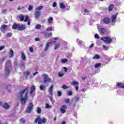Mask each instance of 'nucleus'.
I'll return each instance as SVG.
<instances>
[{
  "label": "nucleus",
  "instance_id": "26",
  "mask_svg": "<svg viewBox=\"0 0 124 124\" xmlns=\"http://www.w3.org/2000/svg\"><path fill=\"white\" fill-rule=\"evenodd\" d=\"M46 89V86L43 85H41L40 86V90L41 91H44V90H45Z\"/></svg>",
  "mask_w": 124,
  "mask_h": 124
},
{
  "label": "nucleus",
  "instance_id": "49",
  "mask_svg": "<svg viewBox=\"0 0 124 124\" xmlns=\"http://www.w3.org/2000/svg\"><path fill=\"white\" fill-rule=\"evenodd\" d=\"M29 20V16H26V18L24 20V22H28V20Z\"/></svg>",
  "mask_w": 124,
  "mask_h": 124
},
{
  "label": "nucleus",
  "instance_id": "43",
  "mask_svg": "<svg viewBox=\"0 0 124 124\" xmlns=\"http://www.w3.org/2000/svg\"><path fill=\"white\" fill-rule=\"evenodd\" d=\"M29 50H30V52H31V53H33V47H30Z\"/></svg>",
  "mask_w": 124,
  "mask_h": 124
},
{
  "label": "nucleus",
  "instance_id": "57",
  "mask_svg": "<svg viewBox=\"0 0 124 124\" xmlns=\"http://www.w3.org/2000/svg\"><path fill=\"white\" fill-rule=\"evenodd\" d=\"M82 80H85L87 78V77H83L81 78Z\"/></svg>",
  "mask_w": 124,
  "mask_h": 124
},
{
  "label": "nucleus",
  "instance_id": "6",
  "mask_svg": "<svg viewBox=\"0 0 124 124\" xmlns=\"http://www.w3.org/2000/svg\"><path fill=\"white\" fill-rule=\"evenodd\" d=\"M33 108V105H32V103H30L29 104V106L27 108H26V113H31V110H32Z\"/></svg>",
  "mask_w": 124,
  "mask_h": 124
},
{
  "label": "nucleus",
  "instance_id": "39",
  "mask_svg": "<svg viewBox=\"0 0 124 124\" xmlns=\"http://www.w3.org/2000/svg\"><path fill=\"white\" fill-rule=\"evenodd\" d=\"M41 28V25L40 24H38L36 26V29H39Z\"/></svg>",
  "mask_w": 124,
  "mask_h": 124
},
{
  "label": "nucleus",
  "instance_id": "9",
  "mask_svg": "<svg viewBox=\"0 0 124 124\" xmlns=\"http://www.w3.org/2000/svg\"><path fill=\"white\" fill-rule=\"evenodd\" d=\"M2 107H3V108H4V109H6L7 110L8 109H9V108H10V105L8 104V102H5L2 105Z\"/></svg>",
  "mask_w": 124,
  "mask_h": 124
},
{
  "label": "nucleus",
  "instance_id": "38",
  "mask_svg": "<svg viewBox=\"0 0 124 124\" xmlns=\"http://www.w3.org/2000/svg\"><path fill=\"white\" fill-rule=\"evenodd\" d=\"M32 8H33V7H32V6L31 5H30L28 8V10H29V11H31V10H32Z\"/></svg>",
  "mask_w": 124,
  "mask_h": 124
},
{
  "label": "nucleus",
  "instance_id": "61",
  "mask_svg": "<svg viewBox=\"0 0 124 124\" xmlns=\"http://www.w3.org/2000/svg\"><path fill=\"white\" fill-rule=\"evenodd\" d=\"M21 64L22 67H24V66H25V63H24V62L21 63Z\"/></svg>",
  "mask_w": 124,
  "mask_h": 124
},
{
  "label": "nucleus",
  "instance_id": "62",
  "mask_svg": "<svg viewBox=\"0 0 124 124\" xmlns=\"http://www.w3.org/2000/svg\"><path fill=\"white\" fill-rule=\"evenodd\" d=\"M76 91H78V90H79V87L78 86H76Z\"/></svg>",
  "mask_w": 124,
  "mask_h": 124
},
{
  "label": "nucleus",
  "instance_id": "46",
  "mask_svg": "<svg viewBox=\"0 0 124 124\" xmlns=\"http://www.w3.org/2000/svg\"><path fill=\"white\" fill-rule=\"evenodd\" d=\"M72 94H73V93H72V92L71 91H69L68 92V95H72Z\"/></svg>",
  "mask_w": 124,
  "mask_h": 124
},
{
  "label": "nucleus",
  "instance_id": "56",
  "mask_svg": "<svg viewBox=\"0 0 124 124\" xmlns=\"http://www.w3.org/2000/svg\"><path fill=\"white\" fill-rule=\"evenodd\" d=\"M84 12H85V13H89V11L87 9H85L84 10Z\"/></svg>",
  "mask_w": 124,
  "mask_h": 124
},
{
  "label": "nucleus",
  "instance_id": "7",
  "mask_svg": "<svg viewBox=\"0 0 124 124\" xmlns=\"http://www.w3.org/2000/svg\"><path fill=\"white\" fill-rule=\"evenodd\" d=\"M103 23L108 25L110 23V18L108 17H105L103 20Z\"/></svg>",
  "mask_w": 124,
  "mask_h": 124
},
{
  "label": "nucleus",
  "instance_id": "40",
  "mask_svg": "<svg viewBox=\"0 0 124 124\" xmlns=\"http://www.w3.org/2000/svg\"><path fill=\"white\" fill-rule=\"evenodd\" d=\"M94 38H96L97 39H99V36L97 34H95L94 35Z\"/></svg>",
  "mask_w": 124,
  "mask_h": 124
},
{
  "label": "nucleus",
  "instance_id": "20",
  "mask_svg": "<svg viewBox=\"0 0 124 124\" xmlns=\"http://www.w3.org/2000/svg\"><path fill=\"white\" fill-rule=\"evenodd\" d=\"M21 59L23 61H26V55L23 51H21Z\"/></svg>",
  "mask_w": 124,
  "mask_h": 124
},
{
  "label": "nucleus",
  "instance_id": "41",
  "mask_svg": "<svg viewBox=\"0 0 124 124\" xmlns=\"http://www.w3.org/2000/svg\"><path fill=\"white\" fill-rule=\"evenodd\" d=\"M46 109H48V108H51V106H49L48 104H46Z\"/></svg>",
  "mask_w": 124,
  "mask_h": 124
},
{
  "label": "nucleus",
  "instance_id": "31",
  "mask_svg": "<svg viewBox=\"0 0 124 124\" xmlns=\"http://www.w3.org/2000/svg\"><path fill=\"white\" fill-rule=\"evenodd\" d=\"M37 113L38 114H41V108L40 107H38L37 108Z\"/></svg>",
  "mask_w": 124,
  "mask_h": 124
},
{
  "label": "nucleus",
  "instance_id": "54",
  "mask_svg": "<svg viewBox=\"0 0 124 124\" xmlns=\"http://www.w3.org/2000/svg\"><path fill=\"white\" fill-rule=\"evenodd\" d=\"M63 69L64 70L65 72H67V68L64 67Z\"/></svg>",
  "mask_w": 124,
  "mask_h": 124
},
{
  "label": "nucleus",
  "instance_id": "51",
  "mask_svg": "<svg viewBox=\"0 0 124 124\" xmlns=\"http://www.w3.org/2000/svg\"><path fill=\"white\" fill-rule=\"evenodd\" d=\"M59 77H62V76H63V74L62 73H59Z\"/></svg>",
  "mask_w": 124,
  "mask_h": 124
},
{
  "label": "nucleus",
  "instance_id": "53",
  "mask_svg": "<svg viewBox=\"0 0 124 124\" xmlns=\"http://www.w3.org/2000/svg\"><path fill=\"white\" fill-rule=\"evenodd\" d=\"M35 41H39V40H40V39L38 37L35 38Z\"/></svg>",
  "mask_w": 124,
  "mask_h": 124
},
{
  "label": "nucleus",
  "instance_id": "48",
  "mask_svg": "<svg viewBox=\"0 0 124 124\" xmlns=\"http://www.w3.org/2000/svg\"><path fill=\"white\" fill-rule=\"evenodd\" d=\"M52 6L53 7H56V6H57V2H53L52 4Z\"/></svg>",
  "mask_w": 124,
  "mask_h": 124
},
{
  "label": "nucleus",
  "instance_id": "64",
  "mask_svg": "<svg viewBox=\"0 0 124 124\" xmlns=\"http://www.w3.org/2000/svg\"><path fill=\"white\" fill-rule=\"evenodd\" d=\"M66 124V122H65V121H63L62 122L61 124Z\"/></svg>",
  "mask_w": 124,
  "mask_h": 124
},
{
  "label": "nucleus",
  "instance_id": "58",
  "mask_svg": "<svg viewBox=\"0 0 124 124\" xmlns=\"http://www.w3.org/2000/svg\"><path fill=\"white\" fill-rule=\"evenodd\" d=\"M94 46V44L93 43L90 46V48H93Z\"/></svg>",
  "mask_w": 124,
  "mask_h": 124
},
{
  "label": "nucleus",
  "instance_id": "18",
  "mask_svg": "<svg viewBox=\"0 0 124 124\" xmlns=\"http://www.w3.org/2000/svg\"><path fill=\"white\" fill-rule=\"evenodd\" d=\"M53 33L52 32L51 33H46L45 34V37L46 38H49V37H51V36H52Z\"/></svg>",
  "mask_w": 124,
  "mask_h": 124
},
{
  "label": "nucleus",
  "instance_id": "47",
  "mask_svg": "<svg viewBox=\"0 0 124 124\" xmlns=\"http://www.w3.org/2000/svg\"><path fill=\"white\" fill-rule=\"evenodd\" d=\"M80 99V98H79L78 97H76L75 98V100L76 101V102H77V101H78V100Z\"/></svg>",
  "mask_w": 124,
  "mask_h": 124
},
{
  "label": "nucleus",
  "instance_id": "17",
  "mask_svg": "<svg viewBox=\"0 0 124 124\" xmlns=\"http://www.w3.org/2000/svg\"><path fill=\"white\" fill-rule=\"evenodd\" d=\"M116 19H117V15H113L111 16V21L112 23H116Z\"/></svg>",
  "mask_w": 124,
  "mask_h": 124
},
{
  "label": "nucleus",
  "instance_id": "45",
  "mask_svg": "<svg viewBox=\"0 0 124 124\" xmlns=\"http://www.w3.org/2000/svg\"><path fill=\"white\" fill-rule=\"evenodd\" d=\"M47 31H53V28H52V27H49L46 29Z\"/></svg>",
  "mask_w": 124,
  "mask_h": 124
},
{
  "label": "nucleus",
  "instance_id": "33",
  "mask_svg": "<svg viewBox=\"0 0 124 124\" xmlns=\"http://www.w3.org/2000/svg\"><path fill=\"white\" fill-rule=\"evenodd\" d=\"M20 21H22L25 19V16L23 15H20L19 16Z\"/></svg>",
  "mask_w": 124,
  "mask_h": 124
},
{
  "label": "nucleus",
  "instance_id": "16",
  "mask_svg": "<svg viewBox=\"0 0 124 124\" xmlns=\"http://www.w3.org/2000/svg\"><path fill=\"white\" fill-rule=\"evenodd\" d=\"M35 90V86L34 85H32L31 87V89L30 90V94H32V93H33V92H34Z\"/></svg>",
  "mask_w": 124,
  "mask_h": 124
},
{
  "label": "nucleus",
  "instance_id": "8",
  "mask_svg": "<svg viewBox=\"0 0 124 124\" xmlns=\"http://www.w3.org/2000/svg\"><path fill=\"white\" fill-rule=\"evenodd\" d=\"M66 105H64L62 106V107L60 108V111L62 114H64L66 112Z\"/></svg>",
  "mask_w": 124,
  "mask_h": 124
},
{
  "label": "nucleus",
  "instance_id": "10",
  "mask_svg": "<svg viewBox=\"0 0 124 124\" xmlns=\"http://www.w3.org/2000/svg\"><path fill=\"white\" fill-rule=\"evenodd\" d=\"M34 15L36 19H39V17L41 15V13L39 11H36L35 12Z\"/></svg>",
  "mask_w": 124,
  "mask_h": 124
},
{
  "label": "nucleus",
  "instance_id": "25",
  "mask_svg": "<svg viewBox=\"0 0 124 124\" xmlns=\"http://www.w3.org/2000/svg\"><path fill=\"white\" fill-rule=\"evenodd\" d=\"M47 21H48V24H52V23H53V17H50L48 19Z\"/></svg>",
  "mask_w": 124,
  "mask_h": 124
},
{
  "label": "nucleus",
  "instance_id": "22",
  "mask_svg": "<svg viewBox=\"0 0 124 124\" xmlns=\"http://www.w3.org/2000/svg\"><path fill=\"white\" fill-rule=\"evenodd\" d=\"M60 8L62 9H64V8H65V5H64V4H63V3L62 2H61L59 4Z\"/></svg>",
  "mask_w": 124,
  "mask_h": 124
},
{
  "label": "nucleus",
  "instance_id": "2",
  "mask_svg": "<svg viewBox=\"0 0 124 124\" xmlns=\"http://www.w3.org/2000/svg\"><path fill=\"white\" fill-rule=\"evenodd\" d=\"M13 30H17V31H25L26 26L24 24L20 25L17 23H14L12 25Z\"/></svg>",
  "mask_w": 124,
  "mask_h": 124
},
{
  "label": "nucleus",
  "instance_id": "30",
  "mask_svg": "<svg viewBox=\"0 0 124 124\" xmlns=\"http://www.w3.org/2000/svg\"><path fill=\"white\" fill-rule=\"evenodd\" d=\"M60 46H61V44H57L55 45V46L54 47V49L55 50H57V49L58 48H60Z\"/></svg>",
  "mask_w": 124,
  "mask_h": 124
},
{
  "label": "nucleus",
  "instance_id": "19",
  "mask_svg": "<svg viewBox=\"0 0 124 124\" xmlns=\"http://www.w3.org/2000/svg\"><path fill=\"white\" fill-rule=\"evenodd\" d=\"M114 8V4H111L108 6V11L109 12H111L112 10H113Z\"/></svg>",
  "mask_w": 124,
  "mask_h": 124
},
{
  "label": "nucleus",
  "instance_id": "21",
  "mask_svg": "<svg viewBox=\"0 0 124 124\" xmlns=\"http://www.w3.org/2000/svg\"><path fill=\"white\" fill-rule=\"evenodd\" d=\"M100 31L101 33H102V34H105V33H106V31H107L105 28H101Z\"/></svg>",
  "mask_w": 124,
  "mask_h": 124
},
{
  "label": "nucleus",
  "instance_id": "15",
  "mask_svg": "<svg viewBox=\"0 0 124 124\" xmlns=\"http://www.w3.org/2000/svg\"><path fill=\"white\" fill-rule=\"evenodd\" d=\"M10 58H13L14 57V51L13 49H10L9 51Z\"/></svg>",
  "mask_w": 124,
  "mask_h": 124
},
{
  "label": "nucleus",
  "instance_id": "23",
  "mask_svg": "<svg viewBox=\"0 0 124 124\" xmlns=\"http://www.w3.org/2000/svg\"><path fill=\"white\" fill-rule=\"evenodd\" d=\"M23 75H24V76H25L26 77H28V76H29L30 75V72H29V71L23 72Z\"/></svg>",
  "mask_w": 124,
  "mask_h": 124
},
{
  "label": "nucleus",
  "instance_id": "4",
  "mask_svg": "<svg viewBox=\"0 0 124 124\" xmlns=\"http://www.w3.org/2000/svg\"><path fill=\"white\" fill-rule=\"evenodd\" d=\"M42 76L44 77V80L42 82L43 84H46L47 82H48V83L52 82V80L48 77V75L43 74Z\"/></svg>",
  "mask_w": 124,
  "mask_h": 124
},
{
  "label": "nucleus",
  "instance_id": "59",
  "mask_svg": "<svg viewBox=\"0 0 124 124\" xmlns=\"http://www.w3.org/2000/svg\"><path fill=\"white\" fill-rule=\"evenodd\" d=\"M36 74H38V72H36L35 73L33 74V76H35Z\"/></svg>",
  "mask_w": 124,
  "mask_h": 124
},
{
  "label": "nucleus",
  "instance_id": "11",
  "mask_svg": "<svg viewBox=\"0 0 124 124\" xmlns=\"http://www.w3.org/2000/svg\"><path fill=\"white\" fill-rule=\"evenodd\" d=\"M116 86L120 89H124V83L123 82H118L116 84Z\"/></svg>",
  "mask_w": 124,
  "mask_h": 124
},
{
  "label": "nucleus",
  "instance_id": "55",
  "mask_svg": "<svg viewBox=\"0 0 124 124\" xmlns=\"http://www.w3.org/2000/svg\"><path fill=\"white\" fill-rule=\"evenodd\" d=\"M7 89H11V85H8L7 86Z\"/></svg>",
  "mask_w": 124,
  "mask_h": 124
},
{
  "label": "nucleus",
  "instance_id": "32",
  "mask_svg": "<svg viewBox=\"0 0 124 124\" xmlns=\"http://www.w3.org/2000/svg\"><path fill=\"white\" fill-rule=\"evenodd\" d=\"M101 65V63H96L94 65V68H97V67H99V66H100Z\"/></svg>",
  "mask_w": 124,
  "mask_h": 124
},
{
  "label": "nucleus",
  "instance_id": "27",
  "mask_svg": "<svg viewBox=\"0 0 124 124\" xmlns=\"http://www.w3.org/2000/svg\"><path fill=\"white\" fill-rule=\"evenodd\" d=\"M7 25L3 24L1 27V30H6L7 29Z\"/></svg>",
  "mask_w": 124,
  "mask_h": 124
},
{
  "label": "nucleus",
  "instance_id": "42",
  "mask_svg": "<svg viewBox=\"0 0 124 124\" xmlns=\"http://www.w3.org/2000/svg\"><path fill=\"white\" fill-rule=\"evenodd\" d=\"M103 47L105 50H107L108 49H109V47H107L106 46H103Z\"/></svg>",
  "mask_w": 124,
  "mask_h": 124
},
{
  "label": "nucleus",
  "instance_id": "24",
  "mask_svg": "<svg viewBox=\"0 0 124 124\" xmlns=\"http://www.w3.org/2000/svg\"><path fill=\"white\" fill-rule=\"evenodd\" d=\"M93 59V60H98V59H100V56L98 54H95Z\"/></svg>",
  "mask_w": 124,
  "mask_h": 124
},
{
  "label": "nucleus",
  "instance_id": "28",
  "mask_svg": "<svg viewBox=\"0 0 124 124\" xmlns=\"http://www.w3.org/2000/svg\"><path fill=\"white\" fill-rule=\"evenodd\" d=\"M19 122L21 123V124H25L26 123V120H25L24 118H21L19 120Z\"/></svg>",
  "mask_w": 124,
  "mask_h": 124
},
{
  "label": "nucleus",
  "instance_id": "29",
  "mask_svg": "<svg viewBox=\"0 0 124 124\" xmlns=\"http://www.w3.org/2000/svg\"><path fill=\"white\" fill-rule=\"evenodd\" d=\"M68 60H67V59H63L61 60V62L62 63H65L67 62H68Z\"/></svg>",
  "mask_w": 124,
  "mask_h": 124
},
{
  "label": "nucleus",
  "instance_id": "14",
  "mask_svg": "<svg viewBox=\"0 0 124 124\" xmlns=\"http://www.w3.org/2000/svg\"><path fill=\"white\" fill-rule=\"evenodd\" d=\"M53 88H54V86L51 85L48 89V92L49 93V94L51 96L53 95Z\"/></svg>",
  "mask_w": 124,
  "mask_h": 124
},
{
  "label": "nucleus",
  "instance_id": "36",
  "mask_svg": "<svg viewBox=\"0 0 124 124\" xmlns=\"http://www.w3.org/2000/svg\"><path fill=\"white\" fill-rule=\"evenodd\" d=\"M7 36L8 37H11L12 36V33L11 32H9L7 34Z\"/></svg>",
  "mask_w": 124,
  "mask_h": 124
},
{
  "label": "nucleus",
  "instance_id": "13",
  "mask_svg": "<svg viewBox=\"0 0 124 124\" xmlns=\"http://www.w3.org/2000/svg\"><path fill=\"white\" fill-rule=\"evenodd\" d=\"M4 70L5 72L6 75H7V76H8L10 73L9 68H8V67L7 66H5Z\"/></svg>",
  "mask_w": 124,
  "mask_h": 124
},
{
  "label": "nucleus",
  "instance_id": "60",
  "mask_svg": "<svg viewBox=\"0 0 124 124\" xmlns=\"http://www.w3.org/2000/svg\"><path fill=\"white\" fill-rule=\"evenodd\" d=\"M28 26L31 25V20H30V19L28 21Z\"/></svg>",
  "mask_w": 124,
  "mask_h": 124
},
{
  "label": "nucleus",
  "instance_id": "35",
  "mask_svg": "<svg viewBox=\"0 0 124 124\" xmlns=\"http://www.w3.org/2000/svg\"><path fill=\"white\" fill-rule=\"evenodd\" d=\"M72 85H73V86H76V85H79V83L77 81H73L72 82Z\"/></svg>",
  "mask_w": 124,
  "mask_h": 124
},
{
  "label": "nucleus",
  "instance_id": "37",
  "mask_svg": "<svg viewBox=\"0 0 124 124\" xmlns=\"http://www.w3.org/2000/svg\"><path fill=\"white\" fill-rule=\"evenodd\" d=\"M42 9H43V6H40L37 7L38 10H42Z\"/></svg>",
  "mask_w": 124,
  "mask_h": 124
},
{
  "label": "nucleus",
  "instance_id": "63",
  "mask_svg": "<svg viewBox=\"0 0 124 124\" xmlns=\"http://www.w3.org/2000/svg\"><path fill=\"white\" fill-rule=\"evenodd\" d=\"M76 103H75L74 104H73V105H72L73 108H74V107H76Z\"/></svg>",
  "mask_w": 124,
  "mask_h": 124
},
{
  "label": "nucleus",
  "instance_id": "50",
  "mask_svg": "<svg viewBox=\"0 0 124 124\" xmlns=\"http://www.w3.org/2000/svg\"><path fill=\"white\" fill-rule=\"evenodd\" d=\"M58 96H61L62 95V92L61 91H58Z\"/></svg>",
  "mask_w": 124,
  "mask_h": 124
},
{
  "label": "nucleus",
  "instance_id": "34",
  "mask_svg": "<svg viewBox=\"0 0 124 124\" xmlns=\"http://www.w3.org/2000/svg\"><path fill=\"white\" fill-rule=\"evenodd\" d=\"M62 89H63L64 90H66V89H68L69 87L67 86H66V85H63L62 86Z\"/></svg>",
  "mask_w": 124,
  "mask_h": 124
},
{
  "label": "nucleus",
  "instance_id": "1",
  "mask_svg": "<svg viewBox=\"0 0 124 124\" xmlns=\"http://www.w3.org/2000/svg\"><path fill=\"white\" fill-rule=\"evenodd\" d=\"M29 91V87H27L26 89L23 90L20 92V96L21 97L20 101L21 104L26 103L27 100H28V92Z\"/></svg>",
  "mask_w": 124,
  "mask_h": 124
},
{
  "label": "nucleus",
  "instance_id": "5",
  "mask_svg": "<svg viewBox=\"0 0 124 124\" xmlns=\"http://www.w3.org/2000/svg\"><path fill=\"white\" fill-rule=\"evenodd\" d=\"M101 40H103V41H104V42H105V43H111V42L113 41V40H112V38L108 36L101 37Z\"/></svg>",
  "mask_w": 124,
  "mask_h": 124
},
{
  "label": "nucleus",
  "instance_id": "3",
  "mask_svg": "<svg viewBox=\"0 0 124 124\" xmlns=\"http://www.w3.org/2000/svg\"><path fill=\"white\" fill-rule=\"evenodd\" d=\"M47 122V119L46 118H44L43 120L40 118V116H38V117L35 119V124H45Z\"/></svg>",
  "mask_w": 124,
  "mask_h": 124
},
{
  "label": "nucleus",
  "instance_id": "52",
  "mask_svg": "<svg viewBox=\"0 0 124 124\" xmlns=\"http://www.w3.org/2000/svg\"><path fill=\"white\" fill-rule=\"evenodd\" d=\"M4 49V46H1L0 47V51H1V50H3Z\"/></svg>",
  "mask_w": 124,
  "mask_h": 124
},
{
  "label": "nucleus",
  "instance_id": "12",
  "mask_svg": "<svg viewBox=\"0 0 124 124\" xmlns=\"http://www.w3.org/2000/svg\"><path fill=\"white\" fill-rule=\"evenodd\" d=\"M51 44H53V43L48 42L46 43L45 48V51H48V49L49 47H50V45H51Z\"/></svg>",
  "mask_w": 124,
  "mask_h": 124
},
{
  "label": "nucleus",
  "instance_id": "44",
  "mask_svg": "<svg viewBox=\"0 0 124 124\" xmlns=\"http://www.w3.org/2000/svg\"><path fill=\"white\" fill-rule=\"evenodd\" d=\"M70 100L69 98L65 99V103H69Z\"/></svg>",
  "mask_w": 124,
  "mask_h": 124
}]
</instances>
